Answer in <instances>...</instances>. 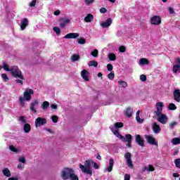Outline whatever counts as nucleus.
<instances>
[{"label":"nucleus","instance_id":"f257e3e1","mask_svg":"<svg viewBox=\"0 0 180 180\" xmlns=\"http://www.w3.org/2000/svg\"><path fill=\"white\" fill-rule=\"evenodd\" d=\"M60 176L63 180H79L78 176L75 174L74 169L71 167H63L60 172Z\"/></svg>","mask_w":180,"mask_h":180},{"label":"nucleus","instance_id":"f03ea898","mask_svg":"<svg viewBox=\"0 0 180 180\" xmlns=\"http://www.w3.org/2000/svg\"><path fill=\"white\" fill-rule=\"evenodd\" d=\"M3 68L6 70V71H11V73L13 77L15 78H23L22 76V72L18 65H13L11 68H9L7 63H3Z\"/></svg>","mask_w":180,"mask_h":180},{"label":"nucleus","instance_id":"7ed1b4c3","mask_svg":"<svg viewBox=\"0 0 180 180\" xmlns=\"http://www.w3.org/2000/svg\"><path fill=\"white\" fill-rule=\"evenodd\" d=\"M34 91H33V89H26V91H25L23 94L24 97L22 98V96H20L19 98L20 106L25 108V101H27V102L31 101L32 95H34Z\"/></svg>","mask_w":180,"mask_h":180},{"label":"nucleus","instance_id":"20e7f679","mask_svg":"<svg viewBox=\"0 0 180 180\" xmlns=\"http://www.w3.org/2000/svg\"><path fill=\"white\" fill-rule=\"evenodd\" d=\"M91 162H92V160H86L84 162V165H82V163L79 164V167L82 173H86V174H89L90 176H92L93 170L91 166Z\"/></svg>","mask_w":180,"mask_h":180},{"label":"nucleus","instance_id":"39448f33","mask_svg":"<svg viewBox=\"0 0 180 180\" xmlns=\"http://www.w3.org/2000/svg\"><path fill=\"white\" fill-rule=\"evenodd\" d=\"M124 158L127 161V165L130 169L134 168V165L133 163V160H131V152H126L124 154Z\"/></svg>","mask_w":180,"mask_h":180},{"label":"nucleus","instance_id":"423d86ee","mask_svg":"<svg viewBox=\"0 0 180 180\" xmlns=\"http://www.w3.org/2000/svg\"><path fill=\"white\" fill-rule=\"evenodd\" d=\"M156 108H157V110L155 112V114L158 117V119H160V117H161L162 109L164 108L163 102H157Z\"/></svg>","mask_w":180,"mask_h":180},{"label":"nucleus","instance_id":"0eeeda50","mask_svg":"<svg viewBox=\"0 0 180 180\" xmlns=\"http://www.w3.org/2000/svg\"><path fill=\"white\" fill-rule=\"evenodd\" d=\"M46 123L47 120L44 117H37L35 120L36 127L44 126V124H46Z\"/></svg>","mask_w":180,"mask_h":180},{"label":"nucleus","instance_id":"6e6552de","mask_svg":"<svg viewBox=\"0 0 180 180\" xmlns=\"http://www.w3.org/2000/svg\"><path fill=\"white\" fill-rule=\"evenodd\" d=\"M161 22L162 20L159 15H154L150 18V24H152V25H160Z\"/></svg>","mask_w":180,"mask_h":180},{"label":"nucleus","instance_id":"1a4fd4ad","mask_svg":"<svg viewBox=\"0 0 180 180\" xmlns=\"http://www.w3.org/2000/svg\"><path fill=\"white\" fill-rule=\"evenodd\" d=\"M145 139L148 144H151V146H158V142L155 141V139H154L153 136H145Z\"/></svg>","mask_w":180,"mask_h":180},{"label":"nucleus","instance_id":"9d476101","mask_svg":"<svg viewBox=\"0 0 180 180\" xmlns=\"http://www.w3.org/2000/svg\"><path fill=\"white\" fill-rule=\"evenodd\" d=\"M135 139L136 142L138 144V146H140L141 147H144V139L140 136V134H136L135 135Z\"/></svg>","mask_w":180,"mask_h":180},{"label":"nucleus","instance_id":"9b49d317","mask_svg":"<svg viewBox=\"0 0 180 180\" xmlns=\"http://www.w3.org/2000/svg\"><path fill=\"white\" fill-rule=\"evenodd\" d=\"M79 34L72 32L70 34H67V35H65L64 38L65 39H76L77 38H79Z\"/></svg>","mask_w":180,"mask_h":180},{"label":"nucleus","instance_id":"f8f14e48","mask_svg":"<svg viewBox=\"0 0 180 180\" xmlns=\"http://www.w3.org/2000/svg\"><path fill=\"white\" fill-rule=\"evenodd\" d=\"M70 20L69 18H60V28H65L68 24H70Z\"/></svg>","mask_w":180,"mask_h":180},{"label":"nucleus","instance_id":"ddd939ff","mask_svg":"<svg viewBox=\"0 0 180 180\" xmlns=\"http://www.w3.org/2000/svg\"><path fill=\"white\" fill-rule=\"evenodd\" d=\"M168 120L169 119L167 116H166V115H164L162 112H161V115L160 117L158 119V122H160V123H162V124H166Z\"/></svg>","mask_w":180,"mask_h":180},{"label":"nucleus","instance_id":"4468645a","mask_svg":"<svg viewBox=\"0 0 180 180\" xmlns=\"http://www.w3.org/2000/svg\"><path fill=\"white\" fill-rule=\"evenodd\" d=\"M89 71H87V70H82L81 71V76L83 78V79H84V81H89Z\"/></svg>","mask_w":180,"mask_h":180},{"label":"nucleus","instance_id":"2eb2a0df","mask_svg":"<svg viewBox=\"0 0 180 180\" xmlns=\"http://www.w3.org/2000/svg\"><path fill=\"white\" fill-rule=\"evenodd\" d=\"M132 140H133V137H132L131 134H126L125 141H127V147H129V148H131V147Z\"/></svg>","mask_w":180,"mask_h":180},{"label":"nucleus","instance_id":"dca6fc26","mask_svg":"<svg viewBox=\"0 0 180 180\" xmlns=\"http://www.w3.org/2000/svg\"><path fill=\"white\" fill-rule=\"evenodd\" d=\"M173 95L174 101L180 102V89H174Z\"/></svg>","mask_w":180,"mask_h":180},{"label":"nucleus","instance_id":"f3484780","mask_svg":"<svg viewBox=\"0 0 180 180\" xmlns=\"http://www.w3.org/2000/svg\"><path fill=\"white\" fill-rule=\"evenodd\" d=\"M111 24H112V18H108L105 22H101V27H103V28H108L110 27Z\"/></svg>","mask_w":180,"mask_h":180},{"label":"nucleus","instance_id":"a211bd4d","mask_svg":"<svg viewBox=\"0 0 180 180\" xmlns=\"http://www.w3.org/2000/svg\"><path fill=\"white\" fill-rule=\"evenodd\" d=\"M38 104H39V101L37 100L33 101V102L30 103V110L32 112H34V113H37V109H35V106H37V105Z\"/></svg>","mask_w":180,"mask_h":180},{"label":"nucleus","instance_id":"6ab92c4d","mask_svg":"<svg viewBox=\"0 0 180 180\" xmlns=\"http://www.w3.org/2000/svg\"><path fill=\"white\" fill-rule=\"evenodd\" d=\"M27 25H29V21L27 20V18H24V20H22V21H21L20 22V28L22 30H24L26 29V27H27Z\"/></svg>","mask_w":180,"mask_h":180},{"label":"nucleus","instance_id":"aec40b11","mask_svg":"<svg viewBox=\"0 0 180 180\" xmlns=\"http://www.w3.org/2000/svg\"><path fill=\"white\" fill-rule=\"evenodd\" d=\"M114 165H115V160L113 158H110L109 160V166L108 167H106V170H108V172H112Z\"/></svg>","mask_w":180,"mask_h":180},{"label":"nucleus","instance_id":"412c9836","mask_svg":"<svg viewBox=\"0 0 180 180\" xmlns=\"http://www.w3.org/2000/svg\"><path fill=\"white\" fill-rule=\"evenodd\" d=\"M113 134H115V136H116V137H117L118 139L122 140V141H126L125 137H124L123 136H122L120 134L119 130H117V129L114 130Z\"/></svg>","mask_w":180,"mask_h":180},{"label":"nucleus","instance_id":"4be33fe9","mask_svg":"<svg viewBox=\"0 0 180 180\" xmlns=\"http://www.w3.org/2000/svg\"><path fill=\"white\" fill-rule=\"evenodd\" d=\"M153 132L156 134H158V133H160L161 129L159 126V124H158V123L155 122L153 124Z\"/></svg>","mask_w":180,"mask_h":180},{"label":"nucleus","instance_id":"5701e85b","mask_svg":"<svg viewBox=\"0 0 180 180\" xmlns=\"http://www.w3.org/2000/svg\"><path fill=\"white\" fill-rule=\"evenodd\" d=\"M32 130V126H30V124L29 123H25L24 124V131L25 133H30Z\"/></svg>","mask_w":180,"mask_h":180},{"label":"nucleus","instance_id":"b1692460","mask_svg":"<svg viewBox=\"0 0 180 180\" xmlns=\"http://www.w3.org/2000/svg\"><path fill=\"white\" fill-rule=\"evenodd\" d=\"M94 20L93 14H87V15L84 18L85 22H91Z\"/></svg>","mask_w":180,"mask_h":180},{"label":"nucleus","instance_id":"393cba45","mask_svg":"<svg viewBox=\"0 0 180 180\" xmlns=\"http://www.w3.org/2000/svg\"><path fill=\"white\" fill-rule=\"evenodd\" d=\"M3 174L10 178V176H11V173L8 167H4V169H3Z\"/></svg>","mask_w":180,"mask_h":180},{"label":"nucleus","instance_id":"a878e982","mask_svg":"<svg viewBox=\"0 0 180 180\" xmlns=\"http://www.w3.org/2000/svg\"><path fill=\"white\" fill-rule=\"evenodd\" d=\"M49 105H50L49 102L47 101H45L44 102H43V103H41V108L44 110H46V109H48Z\"/></svg>","mask_w":180,"mask_h":180},{"label":"nucleus","instance_id":"bb28decb","mask_svg":"<svg viewBox=\"0 0 180 180\" xmlns=\"http://www.w3.org/2000/svg\"><path fill=\"white\" fill-rule=\"evenodd\" d=\"M125 115L128 117H131L133 115V110H131V108H127V109L125 111Z\"/></svg>","mask_w":180,"mask_h":180},{"label":"nucleus","instance_id":"cd10ccee","mask_svg":"<svg viewBox=\"0 0 180 180\" xmlns=\"http://www.w3.org/2000/svg\"><path fill=\"white\" fill-rule=\"evenodd\" d=\"M139 63L141 65L149 64V60H148V58H140Z\"/></svg>","mask_w":180,"mask_h":180},{"label":"nucleus","instance_id":"c85d7f7f","mask_svg":"<svg viewBox=\"0 0 180 180\" xmlns=\"http://www.w3.org/2000/svg\"><path fill=\"white\" fill-rule=\"evenodd\" d=\"M108 58L111 61H115L116 60V54H115V53H109Z\"/></svg>","mask_w":180,"mask_h":180},{"label":"nucleus","instance_id":"c756f323","mask_svg":"<svg viewBox=\"0 0 180 180\" xmlns=\"http://www.w3.org/2000/svg\"><path fill=\"white\" fill-rule=\"evenodd\" d=\"M79 58H80L79 54H72V56H71L72 61H78Z\"/></svg>","mask_w":180,"mask_h":180},{"label":"nucleus","instance_id":"7c9ffc66","mask_svg":"<svg viewBox=\"0 0 180 180\" xmlns=\"http://www.w3.org/2000/svg\"><path fill=\"white\" fill-rule=\"evenodd\" d=\"M98 53H99V51H98V49H94L92 51H91V54L94 57H98Z\"/></svg>","mask_w":180,"mask_h":180},{"label":"nucleus","instance_id":"2f4dec72","mask_svg":"<svg viewBox=\"0 0 180 180\" xmlns=\"http://www.w3.org/2000/svg\"><path fill=\"white\" fill-rule=\"evenodd\" d=\"M20 72H21V75H22V78H20V79H15V82L17 84H21V85H23L22 79H25V77H23L22 74V70H20Z\"/></svg>","mask_w":180,"mask_h":180},{"label":"nucleus","instance_id":"473e14b6","mask_svg":"<svg viewBox=\"0 0 180 180\" xmlns=\"http://www.w3.org/2000/svg\"><path fill=\"white\" fill-rule=\"evenodd\" d=\"M123 127H124V123L122 122L115 123V129H122Z\"/></svg>","mask_w":180,"mask_h":180},{"label":"nucleus","instance_id":"72a5a7b5","mask_svg":"<svg viewBox=\"0 0 180 180\" xmlns=\"http://www.w3.org/2000/svg\"><path fill=\"white\" fill-rule=\"evenodd\" d=\"M172 144H174V146H177V144H180V139L176 138L172 139Z\"/></svg>","mask_w":180,"mask_h":180},{"label":"nucleus","instance_id":"f704fd0d","mask_svg":"<svg viewBox=\"0 0 180 180\" xmlns=\"http://www.w3.org/2000/svg\"><path fill=\"white\" fill-rule=\"evenodd\" d=\"M98 61L95 60H91L89 63V65H94V67H98Z\"/></svg>","mask_w":180,"mask_h":180},{"label":"nucleus","instance_id":"c9c22d12","mask_svg":"<svg viewBox=\"0 0 180 180\" xmlns=\"http://www.w3.org/2000/svg\"><path fill=\"white\" fill-rule=\"evenodd\" d=\"M168 109H169L170 110H176V106L175 103H169V105L168 106Z\"/></svg>","mask_w":180,"mask_h":180},{"label":"nucleus","instance_id":"e433bc0d","mask_svg":"<svg viewBox=\"0 0 180 180\" xmlns=\"http://www.w3.org/2000/svg\"><path fill=\"white\" fill-rule=\"evenodd\" d=\"M179 71V65L176 63L174 65H173V72H178Z\"/></svg>","mask_w":180,"mask_h":180},{"label":"nucleus","instance_id":"4c0bfd02","mask_svg":"<svg viewBox=\"0 0 180 180\" xmlns=\"http://www.w3.org/2000/svg\"><path fill=\"white\" fill-rule=\"evenodd\" d=\"M108 78H109V79H114L115 72L112 70H111L110 72L108 74Z\"/></svg>","mask_w":180,"mask_h":180},{"label":"nucleus","instance_id":"58836bf2","mask_svg":"<svg viewBox=\"0 0 180 180\" xmlns=\"http://www.w3.org/2000/svg\"><path fill=\"white\" fill-rule=\"evenodd\" d=\"M77 42L79 44H85V43H86V41L84 38H79L77 39Z\"/></svg>","mask_w":180,"mask_h":180},{"label":"nucleus","instance_id":"ea45409f","mask_svg":"<svg viewBox=\"0 0 180 180\" xmlns=\"http://www.w3.org/2000/svg\"><path fill=\"white\" fill-rule=\"evenodd\" d=\"M53 31L56 33V35H60L61 31L58 27H53Z\"/></svg>","mask_w":180,"mask_h":180},{"label":"nucleus","instance_id":"a19ab883","mask_svg":"<svg viewBox=\"0 0 180 180\" xmlns=\"http://www.w3.org/2000/svg\"><path fill=\"white\" fill-rule=\"evenodd\" d=\"M37 0H32L30 4H29V6L30 7H35L36 4H37Z\"/></svg>","mask_w":180,"mask_h":180},{"label":"nucleus","instance_id":"79ce46f5","mask_svg":"<svg viewBox=\"0 0 180 180\" xmlns=\"http://www.w3.org/2000/svg\"><path fill=\"white\" fill-rule=\"evenodd\" d=\"M174 163L176 167H179L180 169V158L175 159Z\"/></svg>","mask_w":180,"mask_h":180},{"label":"nucleus","instance_id":"37998d69","mask_svg":"<svg viewBox=\"0 0 180 180\" xmlns=\"http://www.w3.org/2000/svg\"><path fill=\"white\" fill-rule=\"evenodd\" d=\"M119 84L123 86V88H126L127 86V82L126 81H119Z\"/></svg>","mask_w":180,"mask_h":180},{"label":"nucleus","instance_id":"c03bdc74","mask_svg":"<svg viewBox=\"0 0 180 180\" xmlns=\"http://www.w3.org/2000/svg\"><path fill=\"white\" fill-rule=\"evenodd\" d=\"M51 119H52V122L53 123H57L58 122V116L53 115V116H52Z\"/></svg>","mask_w":180,"mask_h":180},{"label":"nucleus","instance_id":"a18cd8bd","mask_svg":"<svg viewBox=\"0 0 180 180\" xmlns=\"http://www.w3.org/2000/svg\"><path fill=\"white\" fill-rule=\"evenodd\" d=\"M19 120H20V122H21L22 123H24L25 124L26 119H25V116H20L19 117Z\"/></svg>","mask_w":180,"mask_h":180},{"label":"nucleus","instance_id":"49530a36","mask_svg":"<svg viewBox=\"0 0 180 180\" xmlns=\"http://www.w3.org/2000/svg\"><path fill=\"white\" fill-rule=\"evenodd\" d=\"M1 77H2L3 79H4V81H6V82L8 81V79H9L7 74H1Z\"/></svg>","mask_w":180,"mask_h":180},{"label":"nucleus","instance_id":"de8ad7c7","mask_svg":"<svg viewBox=\"0 0 180 180\" xmlns=\"http://www.w3.org/2000/svg\"><path fill=\"white\" fill-rule=\"evenodd\" d=\"M175 63H177V65H179V72H180V58L179 57H177L176 59H175Z\"/></svg>","mask_w":180,"mask_h":180},{"label":"nucleus","instance_id":"09e8293b","mask_svg":"<svg viewBox=\"0 0 180 180\" xmlns=\"http://www.w3.org/2000/svg\"><path fill=\"white\" fill-rule=\"evenodd\" d=\"M148 170H149V172H154V170H155L154 166H153V165H149L148 167Z\"/></svg>","mask_w":180,"mask_h":180},{"label":"nucleus","instance_id":"8fccbe9b","mask_svg":"<svg viewBox=\"0 0 180 180\" xmlns=\"http://www.w3.org/2000/svg\"><path fill=\"white\" fill-rule=\"evenodd\" d=\"M10 150H13V152H18V149L15 148V146H14V145L10 146Z\"/></svg>","mask_w":180,"mask_h":180},{"label":"nucleus","instance_id":"3c124183","mask_svg":"<svg viewBox=\"0 0 180 180\" xmlns=\"http://www.w3.org/2000/svg\"><path fill=\"white\" fill-rule=\"evenodd\" d=\"M140 79L141 81H146L147 79L146 75H145L144 74H142L141 75H140Z\"/></svg>","mask_w":180,"mask_h":180},{"label":"nucleus","instance_id":"603ef678","mask_svg":"<svg viewBox=\"0 0 180 180\" xmlns=\"http://www.w3.org/2000/svg\"><path fill=\"white\" fill-rule=\"evenodd\" d=\"M176 124H177L176 122H172V123H169V127L171 129H174V127H175Z\"/></svg>","mask_w":180,"mask_h":180},{"label":"nucleus","instance_id":"864d4df0","mask_svg":"<svg viewBox=\"0 0 180 180\" xmlns=\"http://www.w3.org/2000/svg\"><path fill=\"white\" fill-rule=\"evenodd\" d=\"M91 163L94 165V167L95 169H99V165H98V163H96V162L91 160Z\"/></svg>","mask_w":180,"mask_h":180},{"label":"nucleus","instance_id":"5fc2aeb1","mask_svg":"<svg viewBox=\"0 0 180 180\" xmlns=\"http://www.w3.org/2000/svg\"><path fill=\"white\" fill-rule=\"evenodd\" d=\"M107 11L108 10L105 7H102L101 8H100V13L103 14H105V13H107Z\"/></svg>","mask_w":180,"mask_h":180},{"label":"nucleus","instance_id":"6e6d98bb","mask_svg":"<svg viewBox=\"0 0 180 180\" xmlns=\"http://www.w3.org/2000/svg\"><path fill=\"white\" fill-rule=\"evenodd\" d=\"M107 69L108 70V71H112L113 70L112 64H110V63L108 64Z\"/></svg>","mask_w":180,"mask_h":180},{"label":"nucleus","instance_id":"4d7b16f0","mask_svg":"<svg viewBox=\"0 0 180 180\" xmlns=\"http://www.w3.org/2000/svg\"><path fill=\"white\" fill-rule=\"evenodd\" d=\"M119 51L124 53V51H126V46H120Z\"/></svg>","mask_w":180,"mask_h":180},{"label":"nucleus","instance_id":"13d9d810","mask_svg":"<svg viewBox=\"0 0 180 180\" xmlns=\"http://www.w3.org/2000/svg\"><path fill=\"white\" fill-rule=\"evenodd\" d=\"M169 14H174L175 11L173 7H169L168 8Z\"/></svg>","mask_w":180,"mask_h":180},{"label":"nucleus","instance_id":"bf43d9fd","mask_svg":"<svg viewBox=\"0 0 180 180\" xmlns=\"http://www.w3.org/2000/svg\"><path fill=\"white\" fill-rule=\"evenodd\" d=\"M131 176L129 174H124V180H130Z\"/></svg>","mask_w":180,"mask_h":180},{"label":"nucleus","instance_id":"052dcab7","mask_svg":"<svg viewBox=\"0 0 180 180\" xmlns=\"http://www.w3.org/2000/svg\"><path fill=\"white\" fill-rule=\"evenodd\" d=\"M20 162H22V163H25L26 159L24 156H22L21 158H19Z\"/></svg>","mask_w":180,"mask_h":180},{"label":"nucleus","instance_id":"680f3d73","mask_svg":"<svg viewBox=\"0 0 180 180\" xmlns=\"http://www.w3.org/2000/svg\"><path fill=\"white\" fill-rule=\"evenodd\" d=\"M137 122L139 123H143L144 120L143 119H141L140 115L137 117Z\"/></svg>","mask_w":180,"mask_h":180},{"label":"nucleus","instance_id":"e2e57ef3","mask_svg":"<svg viewBox=\"0 0 180 180\" xmlns=\"http://www.w3.org/2000/svg\"><path fill=\"white\" fill-rule=\"evenodd\" d=\"M86 4H91V3H94V0H84Z\"/></svg>","mask_w":180,"mask_h":180},{"label":"nucleus","instance_id":"0e129e2a","mask_svg":"<svg viewBox=\"0 0 180 180\" xmlns=\"http://www.w3.org/2000/svg\"><path fill=\"white\" fill-rule=\"evenodd\" d=\"M53 14H54V15H60V10H56V11H54Z\"/></svg>","mask_w":180,"mask_h":180},{"label":"nucleus","instance_id":"69168bd1","mask_svg":"<svg viewBox=\"0 0 180 180\" xmlns=\"http://www.w3.org/2000/svg\"><path fill=\"white\" fill-rule=\"evenodd\" d=\"M51 108L52 109H58V105H55V104H52V105H51Z\"/></svg>","mask_w":180,"mask_h":180},{"label":"nucleus","instance_id":"338daca9","mask_svg":"<svg viewBox=\"0 0 180 180\" xmlns=\"http://www.w3.org/2000/svg\"><path fill=\"white\" fill-rule=\"evenodd\" d=\"M8 180H18V177H9Z\"/></svg>","mask_w":180,"mask_h":180},{"label":"nucleus","instance_id":"774afa93","mask_svg":"<svg viewBox=\"0 0 180 180\" xmlns=\"http://www.w3.org/2000/svg\"><path fill=\"white\" fill-rule=\"evenodd\" d=\"M174 177H179V173H173Z\"/></svg>","mask_w":180,"mask_h":180}]
</instances>
